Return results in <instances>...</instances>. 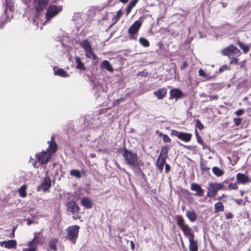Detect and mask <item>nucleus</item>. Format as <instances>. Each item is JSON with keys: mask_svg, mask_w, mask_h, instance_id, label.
Segmentation results:
<instances>
[{"mask_svg": "<svg viewBox=\"0 0 251 251\" xmlns=\"http://www.w3.org/2000/svg\"><path fill=\"white\" fill-rule=\"evenodd\" d=\"M176 225L182 230L184 235L188 236L189 251H198L199 249L198 242L197 240H195L194 234L191 228L188 225L185 224V221L182 216H179L178 217L176 220Z\"/></svg>", "mask_w": 251, "mask_h": 251, "instance_id": "1", "label": "nucleus"}, {"mask_svg": "<svg viewBox=\"0 0 251 251\" xmlns=\"http://www.w3.org/2000/svg\"><path fill=\"white\" fill-rule=\"evenodd\" d=\"M221 53L223 55L227 56L230 59V65H237L239 60L238 57L242 54L241 51L233 45H230L222 50Z\"/></svg>", "mask_w": 251, "mask_h": 251, "instance_id": "2", "label": "nucleus"}, {"mask_svg": "<svg viewBox=\"0 0 251 251\" xmlns=\"http://www.w3.org/2000/svg\"><path fill=\"white\" fill-rule=\"evenodd\" d=\"M121 150L124 151L123 156L128 165L133 167L137 166L139 165L138 155L136 153L128 151L125 147Z\"/></svg>", "mask_w": 251, "mask_h": 251, "instance_id": "3", "label": "nucleus"}, {"mask_svg": "<svg viewBox=\"0 0 251 251\" xmlns=\"http://www.w3.org/2000/svg\"><path fill=\"white\" fill-rule=\"evenodd\" d=\"M79 229V226L78 225H74L69 226L66 230V238L73 244H75L76 242V240L78 237Z\"/></svg>", "mask_w": 251, "mask_h": 251, "instance_id": "4", "label": "nucleus"}, {"mask_svg": "<svg viewBox=\"0 0 251 251\" xmlns=\"http://www.w3.org/2000/svg\"><path fill=\"white\" fill-rule=\"evenodd\" d=\"M207 197L213 198L217 195L219 190H226V188L222 183L210 182L208 184Z\"/></svg>", "mask_w": 251, "mask_h": 251, "instance_id": "5", "label": "nucleus"}, {"mask_svg": "<svg viewBox=\"0 0 251 251\" xmlns=\"http://www.w3.org/2000/svg\"><path fill=\"white\" fill-rule=\"evenodd\" d=\"M142 22L139 20L136 21L128 28V37L130 40H137L138 31L142 26Z\"/></svg>", "mask_w": 251, "mask_h": 251, "instance_id": "6", "label": "nucleus"}, {"mask_svg": "<svg viewBox=\"0 0 251 251\" xmlns=\"http://www.w3.org/2000/svg\"><path fill=\"white\" fill-rule=\"evenodd\" d=\"M51 181L48 172H46L45 176L44 177L42 182L37 187V191H40L42 190L44 193L50 192L51 187Z\"/></svg>", "mask_w": 251, "mask_h": 251, "instance_id": "7", "label": "nucleus"}, {"mask_svg": "<svg viewBox=\"0 0 251 251\" xmlns=\"http://www.w3.org/2000/svg\"><path fill=\"white\" fill-rule=\"evenodd\" d=\"M61 11V7H58L54 5H50L45 14L46 22L50 21L52 18L57 16Z\"/></svg>", "mask_w": 251, "mask_h": 251, "instance_id": "8", "label": "nucleus"}, {"mask_svg": "<svg viewBox=\"0 0 251 251\" xmlns=\"http://www.w3.org/2000/svg\"><path fill=\"white\" fill-rule=\"evenodd\" d=\"M35 157L40 164H47L50 161L51 157V153L47 151H42L37 153Z\"/></svg>", "mask_w": 251, "mask_h": 251, "instance_id": "9", "label": "nucleus"}, {"mask_svg": "<svg viewBox=\"0 0 251 251\" xmlns=\"http://www.w3.org/2000/svg\"><path fill=\"white\" fill-rule=\"evenodd\" d=\"M171 134L185 142H189L190 141L192 137V135L191 133L184 132H179L176 130H173L172 131Z\"/></svg>", "mask_w": 251, "mask_h": 251, "instance_id": "10", "label": "nucleus"}, {"mask_svg": "<svg viewBox=\"0 0 251 251\" xmlns=\"http://www.w3.org/2000/svg\"><path fill=\"white\" fill-rule=\"evenodd\" d=\"M65 205L66 206V210L72 214L76 213L80 210L79 206L76 204V202L73 200H71L66 202Z\"/></svg>", "mask_w": 251, "mask_h": 251, "instance_id": "11", "label": "nucleus"}, {"mask_svg": "<svg viewBox=\"0 0 251 251\" xmlns=\"http://www.w3.org/2000/svg\"><path fill=\"white\" fill-rule=\"evenodd\" d=\"M49 0H33L37 13L42 12L46 7Z\"/></svg>", "mask_w": 251, "mask_h": 251, "instance_id": "12", "label": "nucleus"}, {"mask_svg": "<svg viewBox=\"0 0 251 251\" xmlns=\"http://www.w3.org/2000/svg\"><path fill=\"white\" fill-rule=\"evenodd\" d=\"M43 241V235L41 234V232H35L34 233V238L32 240L28 242V246H32L35 245L37 248V245L41 244Z\"/></svg>", "mask_w": 251, "mask_h": 251, "instance_id": "13", "label": "nucleus"}, {"mask_svg": "<svg viewBox=\"0 0 251 251\" xmlns=\"http://www.w3.org/2000/svg\"><path fill=\"white\" fill-rule=\"evenodd\" d=\"M190 189L192 191L196 192L195 195L199 197H203L204 195V190L201 186L197 183L193 182L191 184Z\"/></svg>", "mask_w": 251, "mask_h": 251, "instance_id": "14", "label": "nucleus"}, {"mask_svg": "<svg viewBox=\"0 0 251 251\" xmlns=\"http://www.w3.org/2000/svg\"><path fill=\"white\" fill-rule=\"evenodd\" d=\"M48 143L49 144V146L46 151L50 153L51 154L57 151V146L54 140V136L53 135L52 136L51 140L50 141H48Z\"/></svg>", "mask_w": 251, "mask_h": 251, "instance_id": "15", "label": "nucleus"}, {"mask_svg": "<svg viewBox=\"0 0 251 251\" xmlns=\"http://www.w3.org/2000/svg\"><path fill=\"white\" fill-rule=\"evenodd\" d=\"M0 245L6 249H13L16 247L17 242L15 240L4 241L0 242Z\"/></svg>", "mask_w": 251, "mask_h": 251, "instance_id": "16", "label": "nucleus"}, {"mask_svg": "<svg viewBox=\"0 0 251 251\" xmlns=\"http://www.w3.org/2000/svg\"><path fill=\"white\" fill-rule=\"evenodd\" d=\"M170 99L175 98L176 99H178L183 96L182 92L180 90L176 88L172 89L170 92Z\"/></svg>", "mask_w": 251, "mask_h": 251, "instance_id": "17", "label": "nucleus"}, {"mask_svg": "<svg viewBox=\"0 0 251 251\" xmlns=\"http://www.w3.org/2000/svg\"><path fill=\"white\" fill-rule=\"evenodd\" d=\"M236 180L238 184H246L249 181V178L248 176L242 173H238L236 175Z\"/></svg>", "mask_w": 251, "mask_h": 251, "instance_id": "18", "label": "nucleus"}, {"mask_svg": "<svg viewBox=\"0 0 251 251\" xmlns=\"http://www.w3.org/2000/svg\"><path fill=\"white\" fill-rule=\"evenodd\" d=\"M168 148L167 146L162 147L159 157H158V162L159 160H162L164 162L168 156Z\"/></svg>", "mask_w": 251, "mask_h": 251, "instance_id": "19", "label": "nucleus"}, {"mask_svg": "<svg viewBox=\"0 0 251 251\" xmlns=\"http://www.w3.org/2000/svg\"><path fill=\"white\" fill-rule=\"evenodd\" d=\"M81 204L86 208L90 209L93 207V203L90 198L84 197L81 200Z\"/></svg>", "mask_w": 251, "mask_h": 251, "instance_id": "20", "label": "nucleus"}, {"mask_svg": "<svg viewBox=\"0 0 251 251\" xmlns=\"http://www.w3.org/2000/svg\"><path fill=\"white\" fill-rule=\"evenodd\" d=\"M6 12L7 9H5L4 12L2 14L0 17V28H2L3 26L9 21Z\"/></svg>", "mask_w": 251, "mask_h": 251, "instance_id": "21", "label": "nucleus"}, {"mask_svg": "<svg viewBox=\"0 0 251 251\" xmlns=\"http://www.w3.org/2000/svg\"><path fill=\"white\" fill-rule=\"evenodd\" d=\"M186 215L191 222H195L197 219V215L193 209L188 210L186 212Z\"/></svg>", "mask_w": 251, "mask_h": 251, "instance_id": "22", "label": "nucleus"}, {"mask_svg": "<svg viewBox=\"0 0 251 251\" xmlns=\"http://www.w3.org/2000/svg\"><path fill=\"white\" fill-rule=\"evenodd\" d=\"M80 46L85 50V52H91L92 47L90 42L87 40H83L80 42Z\"/></svg>", "mask_w": 251, "mask_h": 251, "instance_id": "23", "label": "nucleus"}, {"mask_svg": "<svg viewBox=\"0 0 251 251\" xmlns=\"http://www.w3.org/2000/svg\"><path fill=\"white\" fill-rule=\"evenodd\" d=\"M27 185L26 184H24L18 189V192L19 196L22 198H25L27 196L26 190Z\"/></svg>", "mask_w": 251, "mask_h": 251, "instance_id": "24", "label": "nucleus"}, {"mask_svg": "<svg viewBox=\"0 0 251 251\" xmlns=\"http://www.w3.org/2000/svg\"><path fill=\"white\" fill-rule=\"evenodd\" d=\"M101 67L102 68L106 69L107 71L110 72H113V68L111 66L110 62L107 60H104L101 64Z\"/></svg>", "mask_w": 251, "mask_h": 251, "instance_id": "25", "label": "nucleus"}, {"mask_svg": "<svg viewBox=\"0 0 251 251\" xmlns=\"http://www.w3.org/2000/svg\"><path fill=\"white\" fill-rule=\"evenodd\" d=\"M213 173L217 177H220L222 176L224 173L225 171L224 170L221 169L218 167H213L212 169Z\"/></svg>", "mask_w": 251, "mask_h": 251, "instance_id": "26", "label": "nucleus"}, {"mask_svg": "<svg viewBox=\"0 0 251 251\" xmlns=\"http://www.w3.org/2000/svg\"><path fill=\"white\" fill-rule=\"evenodd\" d=\"M75 61L76 64V68L77 69H80L83 71H85L86 70V68L84 64L81 62V59L79 57L76 56L75 57Z\"/></svg>", "mask_w": 251, "mask_h": 251, "instance_id": "27", "label": "nucleus"}, {"mask_svg": "<svg viewBox=\"0 0 251 251\" xmlns=\"http://www.w3.org/2000/svg\"><path fill=\"white\" fill-rule=\"evenodd\" d=\"M224 210V205L221 201H218L214 204V212L218 213Z\"/></svg>", "mask_w": 251, "mask_h": 251, "instance_id": "28", "label": "nucleus"}, {"mask_svg": "<svg viewBox=\"0 0 251 251\" xmlns=\"http://www.w3.org/2000/svg\"><path fill=\"white\" fill-rule=\"evenodd\" d=\"M54 74L63 77H66L69 75L66 71L61 68L58 69L57 70H54Z\"/></svg>", "mask_w": 251, "mask_h": 251, "instance_id": "29", "label": "nucleus"}, {"mask_svg": "<svg viewBox=\"0 0 251 251\" xmlns=\"http://www.w3.org/2000/svg\"><path fill=\"white\" fill-rule=\"evenodd\" d=\"M58 242V239L56 238H53L51 239L49 243L50 248L53 251H56L57 250L56 244Z\"/></svg>", "mask_w": 251, "mask_h": 251, "instance_id": "30", "label": "nucleus"}, {"mask_svg": "<svg viewBox=\"0 0 251 251\" xmlns=\"http://www.w3.org/2000/svg\"><path fill=\"white\" fill-rule=\"evenodd\" d=\"M123 14L122 10L121 9L119 10L117 12L116 15L112 19V25L115 24L120 20Z\"/></svg>", "mask_w": 251, "mask_h": 251, "instance_id": "31", "label": "nucleus"}, {"mask_svg": "<svg viewBox=\"0 0 251 251\" xmlns=\"http://www.w3.org/2000/svg\"><path fill=\"white\" fill-rule=\"evenodd\" d=\"M239 47L243 50L244 53H247L250 50V47L248 45L244 44L243 43L238 40L237 42Z\"/></svg>", "mask_w": 251, "mask_h": 251, "instance_id": "32", "label": "nucleus"}, {"mask_svg": "<svg viewBox=\"0 0 251 251\" xmlns=\"http://www.w3.org/2000/svg\"><path fill=\"white\" fill-rule=\"evenodd\" d=\"M167 92V89L166 88H163L158 89V99H162L164 98Z\"/></svg>", "mask_w": 251, "mask_h": 251, "instance_id": "33", "label": "nucleus"}, {"mask_svg": "<svg viewBox=\"0 0 251 251\" xmlns=\"http://www.w3.org/2000/svg\"><path fill=\"white\" fill-rule=\"evenodd\" d=\"M6 7L5 9H8L11 11L14 10V4L12 0H5Z\"/></svg>", "mask_w": 251, "mask_h": 251, "instance_id": "34", "label": "nucleus"}, {"mask_svg": "<svg viewBox=\"0 0 251 251\" xmlns=\"http://www.w3.org/2000/svg\"><path fill=\"white\" fill-rule=\"evenodd\" d=\"M140 44L144 47H148L150 46L148 40L144 37H140L139 39Z\"/></svg>", "mask_w": 251, "mask_h": 251, "instance_id": "35", "label": "nucleus"}, {"mask_svg": "<svg viewBox=\"0 0 251 251\" xmlns=\"http://www.w3.org/2000/svg\"><path fill=\"white\" fill-rule=\"evenodd\" d=\"M70 174L71 176H75L77 178L81 177V173L78 170H72Z\"/></svg>", "mask_w": 251, "mask_h": 251, "instance_id": "36", "label": "nucleus"}, {"mask_svg": "<svg viewBox=\"0 0 251 251\" xmlns=\"http://www.w3.org/2000/svg\"><path fill=\"white\" fill-rule=\"evenodd\" d=\"M85 55L87 58H92V59L94 60H96V59H97V58H98L97 55L93 51L92 48H91V52H86Z\"/></svg>", "mask_w": 251, "mask_h": 251, "instance_id": "37", "label": "nucleus"}, {"mask_svg": "<svg viewBox=\"0 0 251 251\" xmlns=\"http://www.w3.org/2000/svg\"><path fill=\"white\" fill-rule=\"evenodd\" d=\"M195 134L196 135V137L197 138V142L201 145H203L204 144L203 141L200 136L199 133L196 128L195 130Z\"/></svg>", "mask_w": 251, "mask_h": 251, "instance_id": "38", "label": "nucleus"}, {"mask_svg": "<svg viewBox=\"0 0 251 251\" xmlns=\"http://www.w3.org/2000/svg\"><path fill=\"white\" fill-rule=\"evenodd\" d=\"M159 136L162 138L164 142L169 143H170L171 142V139L167 135L162 133H160Z\"/></svg>", "mask_w": 251, "mask_h": 251, "instance_id": "39", "label": "nucleus"}, {"mask_svg": "<svg viewBox=\"0 0 251 251\" xmlns=\"http://www.w3.org/2000/svg\"><path fill=\"white\" fill-rule=\"evenodd\" d=\"M200 167L201 170L203 172H208L210 170V168L207 166L204 161L201 162Z\"/></svg>", "mask_w": 251, "mask_h": 251, "instance_id": "40", "label": "nucleus"}, {"mask_svg": "<svg viewBox=\"0 0 251 251\" xmlns=\"http://www.w3.org/2000/svg\"><path fill=\"white\" fill-rule=\"evenodd\" d=\"M199 128L200 130L204 128L203 125L201 123L200 120L197 119L196 120V128Z\"/></svg>", "mask_w": 251, "mask_h": 251, "instance_id": "41", "label": "nucleus"}, {"mask_svg": "<svg viewBox=\"0 0 251 251\" xmlns=\"http://www.w3.org/2000/svg\"><path fill=\"white\" fill-rule=\"evenodd\" d=\"M198 73L200 76H202L206 79L209 78L208 75L204 72L202 69H200Z\"/></svg>", "mask_w": 251, "mask_h": 251, "instance_id": "42", "label": "nucleus"}, {"mask_svg": "<svg viewBox=\"0 0 251 251\" xmlns=\"http://www.w3.org/2000/svg\"><path fill=\"white\" fill-rule=\"evenodd\" d=\"M234 125L236 126H239L242 123V118H236L233 119Z\"/></svg>", "mask_w": 251, "mask_h": 251, "instance_id": "43", "label": "nucleus"}, {"mask_svg": "<svg viewBox=\"0 0 251 251\" xmlns=\"http://www.w3.org/2000/svg\"><path fill=\"white\" fill-rule=\"evenodd\" d=\"M159 164L158 163V168L160 170V172H162L163 167L164 164L166 163V161H164V162L162 160H159Z\"/></svg>", "mask_w": 251, "mask_h": 251, "instance_id": "44", "label": "nucleus"}, {"mask_svg": "<svg viewBox=\"0 0 251 251\" xmlns=\"http://www.w3.org/2000/svg\"><path fill=\"white\" fill-rule=\"evenodd\" d=\"M228 188L229 190H237L238 189V186L236 183H230L228 185Z\"/></svg>", "mask_w": 251, "mask_h": 251, "instance_id": "45", "label": "nucleus"}, {"mask_svg": "<svg viewBox=\"0 0 251 251\" xmlns=\"http://www.w3.org/2000/svg\"><path fill=\"white\" fill-rule=\"evenodd\" d=\"M29 248L28 249H24V251H36L37 247L35 245H32V246H28Z\"/></svg>", "mask_w": 251, "mask_h": 251, "instance_id": "46", "label": "nucleus"}, {"mask_svg": "<svg viewBox=\"0 0 251 251\" xmlns=\"http://www.w3.org/2000/svg\"><path fill=\"white\" fill-rule=\"evenodd\" d=\"M138 1H139V0H132L128 3V5L129 6H130V7H131L132 8H133L136 5V4H137V3L138 2Z\"/></svg>", "mask_w": 251, "mask_h": 251, "instance_id": "47", "label": "nucleus"}, {"mask_svg": "<svg viewBox=\"0 0 251 251\" xmlns=\"http://www.w3.org/2000/svg\"><path fill=\"white\" fill-rule=\"evenodd\" d=\"M244 113V110L243 109H239L235 112V114L237 116H241Z\"/></svg>", "mask_w": 251, "mask_h": 251, "instance_id": "48", "label": "nucleus"}, {"mask_svg": "<svg viewBox=\"0 0 251 251\" xmlns=\"http://www.w3.org/2000/svg\"><path fill=\"white\" fill-rule=\"evenodd\" d=\"M171 170V167L169 164H165V171L166 174H168Z\"/></svg>", "mask_w": 251, "mask_h": 251, "instance_id": "49", "label": "nucleus"}, {"mask_svg": "<svg viewBox=\"0 0 251 251\" xmlns=\"http://www.w3.org/2000/svg\"><path fill=\"white\" fill-rule=\"evenodd\" d=\"M188 66V63L187 61H184L182 63L181 67L180 69L181 70H184L185 68H186Z\"/></svg>", "mask_w": 251, "mask_h": 251, "instance_id": "50", "label": "nucleus"}, {"mask_svg": "<svg viewBox=\"0 0 251 251\" xmlns=\"http://www.w3.org/2000/svg\"><path fill=\"white\" fill-rule=\"evenodd\" d=\"M132 8H132L131 7H130V6L127 5V6L126 9V16H127L130 13V12H131Z\"/></svg>", "mask_w": 251, "mask_h": 251, "instance_id": "51", "label": "nucleus"}, {"mask_svg": "<svg viewBox=\"0 0 251 251\" xmlns=\"http://www.w3.org/2000/svg\"><path fill=\"white\" fill-rule=\"evenodd\" d=\"M227 69H228V67L227 66L223 65L219 68V71L220 72H222L224 71L225 70H227Z\"/></svg>", "mask_w": 251, "mask_h": 251, "instance_id": "52", "label": "nucleus"}, {"mask_svg": "<svg viewBox=\"0 0 251 251\" xmlns=\"http://www.w3.org/2000/svg\"><path fill=\"white\" fill-rule=\"evenodd\" d=\"M233 217V215L231 213L229 212L226 214V218L227 219H231Z\"/></svg>", "mask_w": 251, "mask_h": 251, "instance_id": "53", "label": "nucleus"}, {"mask_svg": "<svg viewBox=\"0 0 251 251\" xmlns=\"http://www.w3.org/2000/svg\"><path fill=\"white\" fill-rule=\"evenodd\" d=\"M124 100V99L123 98H121L120 99L117 100L115 102H114V104H116V103H118L119 101H123Z\"/></svg>", "mask_w": 251, "mask_h": 251, "instance_id": "54", "label": "nucleus"}, {"mask_svg": "<svg viewBox=\"0 0 251 251\" xmlns=\"http://www.w3.org/2000/svg\"><path fill=\"white\" fill-rule=\"evenodd\" d=\"M226 195H225V194H223L221 196L219 197V198H218L217 199L218 200L220 201V200H221L223 198H226Z\"/></svg>", "mask_w": 251, "mask_h": 251, "instance_id": "55", "label": "nucleus"}, {"mask_svg": "<svg viewBox=\"0 0 251 251\" xmlns=\"http://www.w3.org/2000/svg\"><path fill=\"white\" fill-rule=\"evenodd\" d=\"M236 202L239 204V205H240L241 204L242 201H243V200L240 199V200H236L235 201Z\"/></svg>", "mask_w": 251, "mask_h": 251, "instance_id": "56", "label": "nucleus"}, {"mask_svg": "<svg viewBox=\"0 0 251 251\" xmlns=\"http://www.w3.org/2000/svg\"><path fill=\"white\" fill-rule=\"evenodd\" d=\"M15 237V232L14 231H12L11 233L9 235V237L11 238H14Z\"/></svg>", "mask_w": 251, "mask_h": 251, "instance_id": "57", "label": "nucleus"}, {"mask_svg": "<svg viewBox=\"0 0 251 251\" xmlns=\"http://www.w3.org/2000/svg\"><path fill=\"white\" fill-rule=\"evenodd\" d=\"M130 245H131V249L132 250H134L135 246H134V244L133 241L130 242Z\"/></svg>", "mask_w": 251, "mask_h": 251, "instance_id": "58", "label": "nucleus"}, {"mask_svg": "<svg viewBox=\"0 0 251 251\" xmlns=\"http://www.w3.org/2000/svg\"><path fill=\"white\" fill-rule=\"evenodd\" d=\"M119 1L123 3H126L127 2L128 0H119Z\"/></svg>", "mask_w": 251, "mask_h": 251, "instance_id": "59", "label": "nucleus"}, {"mask_svg": "<svg viewBox=\"0 0 251 251\" xmlns=\"http://www.w3.org/2000/svg\"><path fill=\"white\" fill-rule=\"evenodd\" d=\"M228 182V180H225L224 181H223V182H222L221 183H222L223 184V185H225V183H227Z\"/></svg>", "mask_w": 251, "mask_h": 251, "instance_id": "60", "label": "nucleus"}, {"mask_svg": "<svg viewBox=\"0 0 251 251\" xmlns=\"http://www.w3.org/2000/svg\"><path fill=\"white\" fill-rule=\"evenodd\" d=\"M222 6L223 7H225L226 6V3L223 2V3H222Z\"/></svg>", "mask_w": 251, "mask_h": 251, "instance_id": "61", "label": "nucleus"}, {"mask_svg": "<svg viewBox=\"0 0 251 251\" xmlns=\"http://www.w3.org/2000/svg\"><path fill=\"white\" fill-rule=\"evenodd\" d=\"M16 229V226H14L12 228V231H14V232L15 231V230Z\"/></svg>", "mask_w": 251, "mask_h": 251, "instance_id": "62", "label": "nucleus"}, {"mask_svg": "<svg viewBox=\"0 0 251 251\" xmlns=\"http://www.w3.org/2000/svg\"><path fill=\"white\" fill-rule=\"evenodd\" d=\"M248 104H250V107H248V109H251V103H249Z\"/></svg>", "mask_w": 251, "mask_h": 251, "instance_id": "63", "label": "nucleus"}, {"mask_svg": "<svg viewBox=\"0 0 251 251\" xmlns=\"http://www.w3.org/2000/svg\"><path fill=\"white\" fill-rule=\"evenodd\" d=\"M95 155H95V154H91V156L92 157H95Z\"/></svg>", "mask_w": 251, "mask_h": 251, "instance_id": "64", "label": "nucleus"}]
</instances>
